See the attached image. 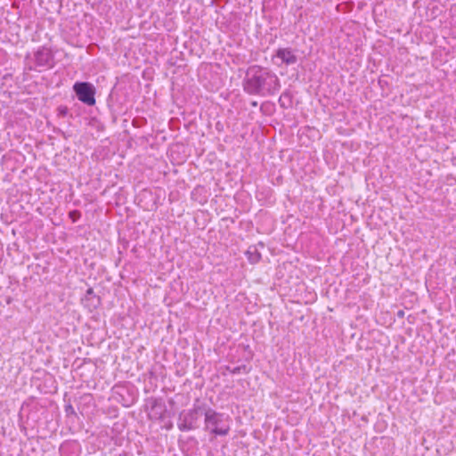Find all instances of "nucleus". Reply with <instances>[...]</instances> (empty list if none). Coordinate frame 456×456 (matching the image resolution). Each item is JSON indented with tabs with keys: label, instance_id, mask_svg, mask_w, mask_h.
<instances>
[{
	"label": "nucleus",
	"instance_id": "nucleus-1",
	"mask_svg": "<svg viewBox=\"0 0 456 456\" xmlns=\"http://www.w3.org/2000/svg\"><path fill=\"white\" fill-rule=\"evenodd\" d=\"M281 80L277 74L268 67L249 66L242 80L243 91L249 95L270 97L281 90Z\"/></svg>",
	"mask_w": 456,
	"mask_h": 456
},
{
	"label": "nucleus",
	"instance_id": "nucleus-2",
	"mask_svg": "<svg viewBox=\"0 0 456 456\" xmlns=\"http://www.w3.org/2000/svg\"><path fill=\"white\" fill-rule=\"evenodd\" d=\"M204 430L215 436H225L231 430V418L206 404L204 413Z\"/></svg>",
	"mask_w": 456,
	"mask_h": 456
},
{
	"label": "nucleus",
	"instance_id": "nucleus-3",
	"mask_svg": "<svg viewBox=\"0 0 456 456\" xmlns=\"http://www.w3.org/2000/svg\"><path fill=\"white\" fill-rule=\"evenodd\" d=\"M55 65L54 54L51 48L43 45L25 56V66L30 71L42 72Z\"/></svg>",
	"mask_w": 456,
	"mask_h": 456
},
{
	"label": "nucleus",
	"instance_id": "nucleus-4",
	"mask_svg": "<svg viewBox=\"0 0 456 456\" xmlns=\"http://www.w3.org/2000/svg\"><path fill=\"white\" fill-rule=\"evenodd\" d=\"M206 404L194 403L192 408L182 411L178 415L177 428L182 432L200 428V419L204 416Z\"/></svg>",
	"mask_w": 456,
	"mask_h": 456
},
{
	"label": "nucleus",
	"instance_id": "nucleus-5",
	"mask_svg": "<svg viewBox=\"0 0 456 456\" xmlns=\"http://www.w3.org/2000/svg\"><path fill=\"white\" fill-rule=\"evenodd\" d=\"M72 89L78 101H80L82 103L87 106L95 105L96 89L92 83L86 81H77L73 85Z\"/></svg>",
	"mask_w": 456,
	"mask_h": 456
},
{
	"label": "nucleus",
	"instance_id": "nucleus-6",
	"mask_svg": "<svg viewBox=\"0 0 456 456\" xmlns=\"http://www.w3.org/2000/svg\"><path fill=\"white\" fill-rule=\"evenodd\" d=\"M273 63L277 67L295 65L298 61L297 50L291 47H280L271 58Z\"/></svg>",
	"mask_w": 456,
	"mask_h": 456
},
{
	"label": "nucleus",
	"instance_id": "nucleus-7",
	"mask_svg": "<svg viewBox=\"0 0 456 456\" xmlns=\"http://www.w3.org/2000/svg\"><path fill=\"white\" fill-rule=\"evenodd\" d=\"M149 403V418L155 420L163 419L167 412V406L165 403L161 399L151 398L150 399Z\"/></svg>",
	"mask_w": 456,
	"mask_h": 456
},
{
	"label": "nucleus",
	"instance_id": "nucleus-8",
	"mask_svg": "<svg viewBox=\"0 0 456 456\" xmlns=\"http://www.w3.org/2000/svg\"><path fill=\"white\" fill-rule=\"evenodd\" d=\"M82 304L85 307L92 312L100 305V297L95 295L92 288H89L82 298Z\"/></svg>",
	"mask_w": 456,
	"mask_h": 456
},
{
	"label": "nucleus",
	"instance_id": "nucleus-9",
	"mask_svg": "<svg viewBox=\"0 0 456 456\" xmlns=\"http://www.w3.org/2000/svg\"><path fill=\"white\" fill-rule=\"evenodd\" d=\"M279 105L282 109H290L293 105V95L289 90H285L278 100Z\"/></svg>",
	"mask_w": 456,
	"mask_h": 456
},
{
	"label": "nucleus",
	"instance_id": "nucleus-10",
	"mask_svg": "<svg viewBox=\"0 0 456 456\" xmlns=\"http://www.w3.org/2000/svg\"><path fill=\"white\" fill-rule=\"evenodd\" d=\"M248 260L251 264H256L261 259V254L255 246H250L246 251Z\"/></svg>",
	"mask_w": 456,
	"mask_h": 456
},
{
	"label": "nucleus",
	"instance_id": "nucleus-11",
	"mask_svg": "<svg viewBox=\"0 0 456 456\" xmlns=\"http://www.w3.org/2000/svg\"><path fill=\"white\" fill-rule=\"evenodd\" d=\"M69 114V109L65 105H60L57 108V116L59 118H65Z\"/></svg>",
	"mask_w": 456,
	"mask_h": 456
},
{
	"label": "nucleus",
	"instance_id": "nucleus-12",
	"mask_svg": "<svg viewBox=\"0 0 456 456\" xmlns=\"http://www.w3.org/2000/svg\"><path fill=\"white\" fill-rule=\"evenodd\" d=\"M69 217L73 223H76L80 219L81 212L77 209H74L69 213Z\"/></svg>",
	"mask_w": 456,
	"mask_h": 456
},
{
	"label": "nucleus",
	"instance_id": "nucleus-13",
	"mask_svg": "<svg viewBox=\"0 0 456 456\" xmlns=\"http://www.w3.org/2000/svg\"><path fill=\"white\" fill-rule=\"evenodd\" d=\"M230 371L232 374L247 373L248 368L246 365H240V366H237V367L232 369Z\"/></svg>",
	"mask_w": 456,
	"mask_h": 456
},
{
	"label": "nucleus",
	"instance_id": "nucleus-14",
	"mask_svg": "<svg viewBox=\"0 0 456 456\" xmlns=\"http://www.w3.org/2000/svg\"><path fill=\"white\" fill-rule=\"evenodd\" d=\"M64 411H65L67 417H69L72 415L76 416L75 409L70 403H68L65 405Z\"/></svg>",
	"mask_w": 456,
	"mask_h": 456
},
{
	"label": "nucleus",
	"instance_id": "nucleus-15",
	"mask_svg": "<svg viewBox=\"0 0 456 456\" xmlns=\"http://www.w3.org/2000/svg\"><path fill=\"white\" fill-rule=\"evenodd\" d=\"M251 105L254 106V107H256L257 106V102L254 101V102H251Z\"/></svg>",
	"mask_w": 456,
	"mask_h": 456
},
{
	"label": "nucleus",
	"instance_id": "nucleus-16",
	"mask_svg": "<svg viewBox=\"0 0 456 456\" xmlns=\"http://www.w3.org/2000/svg\"><path fill=\"white\" fill-rule=\"evenodd\" d=\"M398 316H401V317L403 316V311H399L398 312Z\"/></svg>",
	"mask_w": 456,
	"mask_h": 456
}]
</instances>
